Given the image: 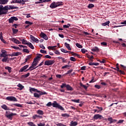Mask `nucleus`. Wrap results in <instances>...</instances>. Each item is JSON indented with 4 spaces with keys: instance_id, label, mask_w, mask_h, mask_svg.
I'll return each mask as SVG.
<instances>
[{
    "instance_id": "nucleus-1",
    "label": "nucleus",
    "mask_w": 126,
    "mask_h": 126,
    "mask_svg": "<svg viewBox=\"0 0 126 126\" xmlns=\"http://www.w3.org/2000/svg\"><path fill=\"white\" fill-rule=\"evenodd\" d=\"M16 113L10 112V111H6V112H5V117L10 120H12L13 116H16Z\"/></svg>"
},
{
    "instance_id": "nucleus-2",
    "label": "nucleus",
    "mask_w": 126,
    "mask_h": 126,
    "mask_svg": "<svg viewBox=\"0 0 126 126\" xmlns=\"http://www.w3.org/2000/svg\"><path fill=\"white\" fill-rule=\"evenodd\" d=\"M63 5V2H53L51 3V5L50 6V7L51 8H56L58 6H62Z\"/></svg>"
},
{
    "instance_id": "nucleus-3",
    "label": "nucleus",
    "mask_w": 126,
    "mask_h": 126,
    "mask_svg": "<svg viewBox=\"0 0 126 126\" xmlns=\"http://www.w3.org/2000/svg\"><path fill=\"white\" fill-rule=\"evenodd\" d=\"M64 87L66 88V90L69 91H72L74 90V89L71 87L69 85H66L65 83H63L62 85L61 86V88L63 89Z\"/></svg>"
},
{
    "instance_id": "nucleus-4",
    "label": "nucleus",
    "mask_w": 126,
    "mask_h": 126,
    "mask_svg": "<svg viewBox=\"0 0 126 126\" xmlns=\"http://www.w3.org/2000/svg\"><path fill=\"white\" fill-rule=\"evenodd\" d=\"M94 120H100L102 121H106L107 120V119L105 118L104 117H103L102 115H100V114H95L94 116L93 117Z\"/></svg>"
},
{
    "instance_id": "nucleus-5",
    "label": "nucleus",
    "mask_w": 126,
    "mask_h": 126,
    "mask_svg": "<svg viewBox=\"0 0 126 126\" xmlns=\"http://www.w3.org/2000/svg\"><path fill=\"white\" fill-rule=\"evenodd\" d=\"M52 106H53V107L58 108V109L62 111H64V108L63 107L60 105H59L58 103H57V101H54V103H52Z\"/></svg>"
},
{
    "instance_id": "nucleus-6",
    "label": "nucleus",
    "mask_w": 126,
    "mask_h": 126,
    "mask_svg": "<svg viewBox=\"0 0 126 126\" xmlns=\"http://www.w3.org/2000/svg\"><path fill=\"white\" fill-rule=\"evenodd\" d=\"M18 7H15L14 5H7V6H4V10H6V11H8V10H11V9H18Z\"/></svg>"
},
{
    "instance_id": "nucleus-7",
    "label": "nucleus",
    "mask_w": 126,
    "mask_h": 126,
    "mask_svg": "<svg viewBox=\"0 0 126 126\" xmlns=\"http://www.w3.org/2000/svg\"><path fill=\"white\" fill-rule=\"evenodd\" d=\"M6 100H7L8 101H14V102H17L18 101L17 99L13 96L6 97Z\"/></svg>"
},
{
    "instance_id": "nucleus-8",
    "label": "nucleus",
    "mask_w": 126,
    "mask_h": 126,
    "mask_svg": "<svg viewBox=\"0 0 126 126\" xmlns=\"http://www.w3.org/2000/svg\"><path fill=\"white\" fill-rule=\"evenodd\" d=\"M55 63L54 60H47L44 62V65L50 66Z\"/></svg>"
},
{
    "instance_id": "nucleus-9",
    "label": "nucleus",
    "mask_w": 126,
    "mask_h": 126,
    "mask_svg": "<svg viewBox=\"0 0 126 126\" xmlns=\"http://www.w3.org/2000/svg\"><path fill=\"white\" fill-rule=\"evenodd\" d=\"M27 1L25 0H13L11 2V3H20V4H24L25 2Z\"/></svg>"
},
{
    "instance_id": "nucleus-10",
    "label": "nucleus",
    "mask_w": 126,
    "mask_h": 126,
    "mask_svg": "<svg viewBox=\"0 0 126 126\" xmlns=\"http://www.w3.org/2000/svg\"><path fill=\"white\" fill-rule=\"evenodd\" d=\"M28 67H29V65H26L25 66H24L23 67L20 68V70H19V72H23L28 71L25 70L28 69Z\"/></svg>"
},
{
    "instance_id": "nucleus-11",
    "label": "nucleus",
    "mask_w": 126,
    "mask_h": 126,
    "mask_svg": "<svg viewBox=\"0 0 126 126\" xmlns=\"http://www.w3.org/2000/svg\"><path fill=\"white\" fill-rule=\"evenodd\" d=\"M8 12V11L4 9V8H0V15L6 14Z\"/></svg>"
},
{
    "instance_id": "nucleus-12",
    "label": "nucleus",
    "mask_w": 126,
    "mask_h": 126,
    "mask_svg": "<svg viewBox=\"0 0 126 126\" xmlns=\"http://www.w3.org/2000/svg\"><path fill=\"white\" fill-rule=\"evenodd\" d=\"M1 52L2 53L1 54H0L1 58L7 57L8 55H7V51L5 50H2Z\"/></svg>"
},
{
    "instance_id": "nucleus-13",
    "label": "nucleus",
    "mask_w": 126,
    "mask_h": 126,
    "mask_svg": "<svg viewBox=\"0 0 126 126\" xmlns=\"http://www.w3.org/2000/svg\"><path fill=\"white\" fill-rule=\"evenodd\" d=\"M41 38H43L44 40H48V37L43 32H41L40 34Z\"/></svg>"
},
{
    "instance_id": "nucleus-14",
    "label": "nucleus",
    "mask_w": 126,
    "mask_h": 126,
    "mask_svg": "<svg viewBox=\"0 0 126 126\" xmlns=\"http://www.w3.org/2000/svg\"><path fill=\"white\" fill-rule=\"evenodd\" d=\"M30 38H31V39H32V40L33 41V42H35L36 43H38L39 42L38 39L36 38L34 36L31 35Z\"/></svg>"
},
{
    "instance_id": "nucleus-15",
    "label": "nucleus",
    "mask_w": 126,
    "mask_h": 126,
    "mask_svg": "<svg viewBox=\"0 0 126 126\" xmlns=\"http://www.w3.org/2000/svg\"><path fill=\"white\" fill-rule=\"evenodd\" d=\"M32 55H30L27 56V58L25 59V62H24V63H27L28 61H29L30 60L32 59Z\"/></svg>"
},
{
    "instance_id": "nucleus-16",
    "label": "nucleus",
    "mask_w": 126,
    "mask_h": 126,
    "mask_svg": "<svg viewBox=\"0 0 126 126\" xmlns=\"http://www.w3.org/2000/svg\"><path fill=\"white\" fill-rule=\"evenodd\" d=\"M1 108L5 111H9L10 110L9 108L5 104H3L2 106H1Z\"/></svg>"
},
{
    "instance_id": "nucleus-17",
    "label": "nucleus",
    "mask_w": 126,
    "mask_h": 126,
    "mask_svg": "<svg viewBox=\"0 0 126 126\" xmlns=\"http://www.w3.org/2000/svg\"><path fill=\"white\" fill-rule=\"evenodd\" d=\"M30 92L31 93H32V92H36L37 93L38 92H39V91H38L36 89L33 88H31L30 89Z\"/></svg>"
},
{
    "instance_id": "nucleus-18",
    "label": "nucleus",
    "mask_w": 126,
    "mask_h": 126,
    "mask_svg": "<svg viewBox=\"0 0 126 126\" xmlns=\"http://www.w3.org/2000/svg\"><path fill=\"white\" fill-rule=\"evenodd\" d=\"M78 125V123L76 121H71L70 123L69 126H77Z\"/></svg>"
},
{
    "instance_id": "nucleus-19",
    "label": "nucleus",
    "mask_w": 126,
    "mask_h": 126,
    "mask_svg": "<svg viewBox=\"0 0 126 126\" xmlns=\"http://www.w3.org/2000/svg\"><path fill=\"white\" fill-rule=\"evenodd\" d=\"M37 118H40V119H42L43 117L40 115H37V114H35V115L33 116V117L32 119L35 120Z\"/></svg>"
},
{
    "instance_id": "nucleus-20",
    "label": "nucleus",
    "mask_w": 126,
    "mask_h": 126,
    "mask_svg": "<svg viewBox=\"0 0 126 126\" xmlns=\"http://www.w3.org/2000/svg\"><path fill=\"white\" fill-rule=\"evenodd\" d=\"M64 46L66 47V49H67L69 51L71 50V48L69 44H67V43H64Z\"/></svg>"
},
{
    "instance_id": "nucleus-21",
    "label": "nucleus",
    "mask_w": 126,
    "mask_h": 126,
    "mask_svg": "<svg viewBox=\"0 0 126 126\" xmlns=\"http://www.w3.org/2000/svg\"><path fill=\"white\" fill-rule=\"evenodd\" d=\"M89 65H90V66H93V65L98 66L99 63H98L90 62V63H89Z\"/></svg>"
},
{
    "instance_id": "nucleus-22",
    "label": "nucleus",
    "mask_w": 126,
    "mask_h": 126,
    "mask_svg": "<svg viewBox=\"0 0 126 126\" xmlns=\"http://www.w3.org/2000/svg\"><path fill=\"white\" fill-rule=\"evenodd\" d=\"M8 60V57H3V59H2V62L3 63H8L9 62V61L7 60Z\"/></svg>"
},
{
    "instance_id": "nucleus-23",
    "label": "nucleus",
    "mask_w": 126,
    "mask_h": 126,
    "mask_svg": "<svg viewBox=\"0 0 126 126\" xmlns=\"http://www.w3.org/2000/svg\"><path fill=\"white\" fill-rule=\"evenodd\" d=\"M58 59L59 60H62L63 63H67V61L65 59H64V58L63 57H58Z\"/></svg>"
},
{
    "instance_id": "nucleus-24",
    "label": "nucleus",
    "mask_w": 126,
    "mask_h": 126,
    "mask_svg": "<svg viewBox=\"0 0 126 126\" xmlns=\"http://www.w3.org/2000/svg\"><path fill=\"white\" fill-rule=\"evenodd\" d=\"M34 97L39 98L40 97V96H41L40 94H38L36 93H35L33 94Z\"/></svg>"
},
{
    "instance_id": "nucleus-25",
    "label": "nucleus",
    "mask_w": 126,
    "mask_h": 126,
    "mask_svg": "<svg viewBox=\"0 0 126 126\" xmlns=\"http://www.w3.org/2000/svg\"><path fill=\"white\" fill-rule=\"evenodd\" d=\"M27 46H29L31 49L32 50L34 49V47H33V45L32 44V43L29 42L28 44H27Z\"/></svg>"
},
{
    "instance_id": "nucleus-26",
    "label": "nucleus",
    "mask_w": 126,
    "mask_h": 126,
    "mask_svg": "<svg viewBox=\"0 0 126 126\" xmlns=\"http://www.w3.org/2000/svg\"><path fill=\"white\" fill-rule=\"evenodd\" d=\"M80 87L85 89V90H88V86L83 85L82 83H80Z\"/></svg>"
},
{
    "instance_id": "nucleus-27",
    "label": "nucleus",
    "mask_w": 126,
    "mask_h": 126,
    "mask_svg": "<svg viewBox=\"0 0 126 126\" xmlns=\"http://www.w3.org/2000/svg\"><path fill=\"white\" fill-rule=\"evenodd\" d=\"M92 51H93L94 52H99V49L97 47H94V48L92 49Z\"/></svg>"
},
{
    "instance_id": "nucleus-28",
    "label": "nucleus",
    "mask_w": 126,
    "mask_h": 126,
    "mask_svg": "<svg viewBox=\"0 0 126 126\" xmlns=\"http://www.w3.org/2000/svg\"><path fill=\"white\" fill-rule=\"evenodd\" d=\"M49 1H50L49 0H40L39 1H37L35 2L36 4H39V3H45V2H48Z\"/></svg>"
},
{
    "instance_id": "nucleus-29",
    "label": "nucleus",
    "mask_w": 126,
    "mask_h": 126,
    "mask_svg": "<svg viewBox=\"0 0 126 126\" xmlns=\"http://www.w3.org/2000/svg\"><path fill=\"white\" fill-rule=\"evenodd\" d=\"M37 114L40 115H43L44 112L43 111V110H38L37 111Z\"/></svg>"
},
{
    "instance_id": "nucleus-30",
    "label": "nucleus",
    "mask_w": 126,
    "mask_h": 126,
    "mask_svg": "<svg viewBox=\"0 0 126 126\" xmlns=\"http://www.w3.org/2000/svg\"><path fill=\"white\" fill-rule=\"evenodd\" d=\"M11 41H13V43H14L15 44H16L17 43L19 42V40H18V39H16L15 38H12Z\"/></svg>"
},
{
    "instance_id": "nucleus-31",
    "label": "nucleus",
    "mask_w": 126,
    "mask_h": 126,
    "mask_svg": "<svg viewBox=\"0 0 126 126\" xmlns=\"http://www.w3.org/2000/svg\"><path fill=\"white\" fill-rule=\"evenodd\" d=\"M61 52H62L63 53H71V51H68L66 50H65L64 49H63V48H61Z\"/></svg>"
},
{
    "instance_id": "nucleus-32",
    "label": "nucleus",
    "mask_w": 126,
    "mask_h": 126,
    "mask_svg": "<svg viewBox=\"0 0 126 126\" xmlns=\"http://www.w3.org/2000/svg\"><path fill=\"white\" fill-rule=\"evenodd\" d=\"M37 93H39L41 95L47 94V93L46 92L39 91V92H37Z\"/></svg>"
},
{
    "instance_id": "nucleus-33",
    "label": "nucleus",
    "mask_w": 126,
    "mask_h": 126,
    "mask_svg": "<svg viewBox=\"0 0 126 126\" xmlns=\"http://www.w3.org/2000/svg\"><path fill=\"white\" fill-rule=\"evenodd\" d=\"M13 105L19 108H23V105H22L21 104L16 103V104H13Z\"/></svg>"
},
{
    "instance_id": "nucleus-34",
    "label": "nucleus",
    "mask_w": 126,
    "mask_h": 126,
    "mask_svg": "<svg viewBox=\"0 0 126 126\" xmlns=\"http://www.w3.org/2000/svg\"><path fill=\"white\" fill-rule=\"evenodd\" d=\"M8 0H0V4H6L7 3Z\"/></svg>"
},
{
    "instance_id": "nucleus-35",
    "label": "nucleus",
    "mask_w": 126,
    "mask_h": 126,
    "mask_svg": "<svg viewBox=\"0 0 126 126\" xmlns=\"http://www.w3.org/2000/svg\"><path fill=\"white\" fill-rule=\"evenodd\" d=\"M30 76V73H27L26 75H22V77H23L24 78H28V77H29Z\"/></svg>"
},
{
    "instance_id": "nucleus-36",
    "label": "nucleus",
    "mask_w": 126,
    "mask_h": 126,
    "mask_svg": "<svg viewBox=\"0 0 126 126\" xmlns=\"http://www.w3.org/2000/svg\"><path fill=\"white\" fill-rule=\"evenodd\" d=\"M5 69L8 70L9 73H10L11 72V68L8 66L5 67Z\"/></svg>"
},
{
    "instance_id": "nucleus-37",
    "label": "nucleus",
    "mask_w": 126,
    "mask_h": 126,
    "mask_svg": "<svg viewBox=\"0 0 126 126\" xmlns=\"http://www.w3.org/2000/svg\"><path fill=\"white\" fill-rule=\"evenodd\" d=\"M109 24H110V21H108L107 22H106L104 23H102V26L105 27L106 26L108 25Z\"/></svg>"
},
{
    "instance_id": "nucleus-38",
    "label": "nucleus",
    "mask_w": 126,
    "mask_h": 126,
    "mask_svg": "<svg viewBox=\"0 0 126 126\" xmlns=\"http://www.w3.org/2000/svg\"><path fill=\"white\" fill-rule=\"evenodd\" d=\"M34 66H31L28 69H27V70L26 71H29L30 70V71H33V69H35L34 68ZM34 68V69H33Z\"/></svg>"
},
{
    "instance_id": "nucleus-39",
    "label": "nucleus",
    "mask_w": 126,
    "mask_h": 126,
    "mask_svg": "<svg viewBox=\"0 0 126 126\" xmlns=\"http://www.w3.org/2000/svg\"><path fill=\"white\" fill-rule=\"evenodd\" d=\"M19 88H20V90H22L23 89H24V86H23V85H22L21 84L19 83L18 86H17Z\"/></svg>"
},
{
    "instance_id": "nucleus-40",
    "label": "nucleus",
    "mask_w": 126,
    "mask_h": 126,
    "mask_svg": "<svg viewBox=\"0 0 126 126\" xmlns=\"http://www.w3.org/2000/svg\"><path fill=\"white\" fill-rule=\"evenodd\" d=\"M76 46L77 47H78L79 49H82L83 48V46H82L81 44H80L78 43H76Z\"/></svg>"
},
{
    "instance_id": "nucleus-41",
    "label": "nucleus",
    "mask_w": 126,
    "mask_h": 126,
    "mask_svg": "<svg viewBox=\"0 0 126 126\" xmlns=\"http://www.w3.org/2000/svg\"><path fill=\"white\" fill-rule=\"evenodd\" d=\"M12 31L14 34H16L18 32V30L15 29L14 28H12Z\"/></svg>"
},
{
    "instance_id": "nucleus-42",
    "label": "nucleus",
    "mask_w": 126,
    "mask_h": 126,
    "mask_svg": "<svg viewBox=\"0 0 126 126\" xmlns=\"http://www.w3.org/2000/svg\"><path fill=\"white\" fill-rule=\"evenodd\" d=\"M25 24L31 26L33 25V22H30L29 21H25Z\"/></svg>"
},
{
    "instance_id": "nucleus-43",
    "label": "nucleus",
    "mask_w": 126,
    "mask_h": 126,
    "mask_svg": "<svg viewBox=\"0 0 126 126\" xmlns=\"http://www.w3.org/2000/svg\"><path fill=\"white\" fill-rule=\"evenodd\" d=\"M27 124H28V125L30 126H36L34 124H33V122H28Z\"/></svg>"
},
{
    "instance_id": "nucleus-44",
    "label": "nucleus",
    "mask_w": 126,
    "mask_h": 126,
    "mask_svg": "<svg viewBox=\"0 0 126 126\" xmlns=\"http://www.w3.org/2000/svg\"><path fill=\"white\" fill-rule=\"evenodd\" d=\"M29 43V42H28V41H27L25 39L22 41V44H23V45H27Z\"/></svg>"
},
{
    "instance_id": "nucleus-45",
    "label": "nucleus",
    "mask_w": 126,
    "mask_h": 126,
    "mask_svg": "<svg viewBox=\"0 0 126 126\" xmlns=\"http://www.w3.org/2000/svg\"><path fill=\"white\" fill-rule=\"evenodd\" d=\"M62 116L63 117L68 118V117H69V115L68 114H67V113H65V114H62Z\"/></svg>"
},
{
    "instance_id": "nucleus-46",
    "label": "nucleus",
    "mask_w": 126,
    "mask_h": 126,
    "mask_svg": "<svg viewBox=\"0 0 126 126\" xmlns=\"http://www.w3.org/2000/svg\"><path fill=\"white\" fill-rule=\"evenodd\" d=\"M72 102H73L74 103H80V99H72L71 100Z\"/></svg>"
},
{
    "instance_id": "nucleus-47",
    "label": "nucleus",
    "mask_w": 126,
    "mask_h": 126,
    "mask_svg": "<svg viewBox=\"0 0 126 126\" xmlns=\"http://www.w3.org/2000/svg\"><path fill=\"white\" fill-rule=\"evenodd\" d=\"M107 120H108V121L109 122V124H112V122L113 121V119L112 117L108 118V119H107Z\"/></svg>"
},
{
    "instance_id": "nucleus-48",
    "label": "nucleus",
    "mask_w": 126,
    "mask_h": 126,
    "mask_svg": "<svg viewBox=\"0 0 126 126\" xmlns=\"http://www.w3.org/2000/svg\"><path fill=\"white\" fill-rule=\"evenodd\" d=\"M94 7V5L93 4L90 3V4H89L88 7V8L91 9L93 7Z\"/></svg>"
},
{
    "instance_id": "nucleus-49",
    "label": "nucleus",
    "mask_w": 126,
    "mask_h": 126,
    "mask_svg": "<svg viewBox=\"0 0 126 126\" xmlns=\"http://www.w3.org/2000/svg\"><path fill=\"white\" fill-rule=\"evenodd\" d=\"M43 56V55H42L41 54H37V57H35V59H40V58H41Z\"/></svg>"
},
{
    "instance_id": "nucleus-50",
    "label": "nucleus",
    "mask_w": 126,
    "mask_h": 126,
    "mask_svg": "<svg viewBox=\"0 0 126 126\" xmlns=\"http://www.w3.org/2000/svg\"><path fill=\"white\" fill-rule=\"evenodd\" d=\"M24 53H27V54H29L30 51L28 49H23V50Z\"/></svg>"
},
{
    "instance_id": "nucleus-51",
    "label": "nucleus",
    "mask_w": 126,
    "mask_h": 126,
    "mask_svg": "<svg viewBox=\"0 0 126 126\" xmlns=\"http://www.w3.org/2000/svg\"><path fill=\"white\" fill-rule=\"evenodd\" d=\"M11 47L12 48L14 49L15 50H21V49L17 46H11Z\"/></svg>"
},
{
    "instance_id": "nucleus-52",
    "label": "nucleus",
    "mask_w": 126,
    "mask_h": 126,
    "mask_svg": "<svg viewBox=\"0 0 126 126\" xmlns=\"http://www.w3.org/2000/svg\"><path fill=\"white\" fill-rule=\"evenodd\" d=\"M40 53L42 54H47V51L45 50H43V49H40Z\"/></svg>"
},
{
    "instance_id": "nucleus-53",
    "label": "nucleus",
    "mask_w": 126,
    "mask_h": 126,
    "mask_svg": "<svg viewBox=\"0 0 126 126\" xmlns=\"http://www.w3.org/2000/svg\"><path fill=\"white\" fill-rule=\"evenodd\" d=\"M81 52L83 53V54H85V53H87L88 52V50L85 49H81Z\"/></svg>"
},
{
    "instance_id": "nucleus-54",
    "label": "nucleus",
    "mask_w": 126,
    "mask_h": 126,
    "mask_svg": "<svg viewBox=\"0 0 126 126\" xmlns=\"http://www.w3.org/2000/svg\"><path fill=\"white\" fill-rule=\"evenodd\" d=\"M38 62H33L32 64V66H36L38 64Z\"/></svg>"
},
{
    "instance_id": "nucleus-55",
    "label": "nucleus",
    "mask_w": 126,
    "mask_h": 126,
    "mask_svg": "<svg viewBox=\"0 0 126 126\" xmlns=\"http://www.w3.org/2000/svg\"><path fill=\"white\" fill-rule=\"evenodd\" d=\"M40 59L34 58L33 63H38V61H40Z\"/></svg>"
},
{
    "instance_id": "nucleus-56",
    "label": "nucleus",
    "mask_w": 126,
    "mask_h": 126,
    "mask_svg": "<svg viewBox=\"0 0 126 126\" xmlns=\"http://www.w3.org/2000/svg\"><path fill=\"white\" fill-rule=\"evenodd\" d=\"M70 61L75 62L76 61V60L74 57H70Z\"/></svg>"
},
{
    "instance_id": "nucleus-57",
    "label": "nucleus",
    "mask_w": 126,
    "mask_h": 126,
    "mask_svg": "<svg viewBox=\"0 0 126 126\" xmlns=\"http://www.w3.org/2000/svg\"><path fill=\"white\" fill-rule=\"evenodd\" d=\"M124 122V120H120L119 121H118L116 124H123Z\"/></svg>"
},
{
    "instance_id": "nucleus-58",
    "label": "nucleus",
    "mask_w": 126,
    "mask_h": 126,
    "mask_svg": "<svg viewBox=\"0 0 126 126\" xmlns=\"http://www.w3.org/2000/svg\"><path fill=\"white\" fill-rule=\"evenodd\" d=\"M10 19H11L14 21H17L18 20V19L17 18V17H11Z\"/></svg>"
},
{
    "instance_id": "nucleus-59",
    "label": "nucleus",
    "mask_w": 126,
    "mask_h": 126,
    "mask_svg": "<svg viewBox=\"0 0 126 126\" xmlns=\"http://www.w3.org/2000/svg\"><path fill=\"white\" fill-rule=\"evenodd\" d=\"M52 105V103L51 102H49L47 103V104H46V106H48V107H51Z\"/></svg>"
},
{
    "instance_id": "nucleus-60",
    "label": "nucleus",
    "mask_w": 126,
    "mask_h": 126,
    "mask_svg": "<svg viewBox=\"0 0 126 126\" xmlns=\"http://www.w3.org/2000/svg\"><path fill=\"white\" fill-rule=\"evenodd\" d=\"M117 71L119 72L120 73H121V74H123V75L125 74V72L124 71L120 70V69L118 70H117Z\"/></svg>"
},
{
    "instance_id": "nucleus-61",
    "label": "nucleus",
    "mask_w": 126,
    "mask_h": 126,
    "mask_svg": "<svg viewBox=\"0 0 126 126\" xmlns=\"http://www.w3.org/2000/svg\"><path fill=\"white\" fill-rule=\"evenodd\" d=\"M94 87H95V88H96V89H100V86L98 85H95V86H94Z\"/></svg>"
},
{
    "instance_id": "nucleus-62",
    "label": "nucleus",
    "mask_w": 126,
    "mask_h": 126,
    "mask_svg": "<svg viewBox=\"0 0 126 126\" xmlns=\"http://www.w3.org/2000/svg\"><path fill=\"white\" fill-rule=\"evenodd\" d=\"M15 20L11 19V18H9V23H13L14 22Z\"/></svg>"
},
{
    "instance_id": "nucleus-63",
    "label": "nucleus",
    "mask_w": 126,
    "mask_h": 126,
    "mask_svg": "<svg viewBox=\"0 0 126 126\" xmlns=\"http://www.w3.org/2000/svg\"><path fill=\"white\" fill-rule=\"evenodd\" d=\"M37 126H45V124L40 123V124H37Z\"/></svg>"
},
{
    "instance_id": "nucleus-64",
    "label": "nucleus",
    "mask_w": 126,
    "mask_h": 126,
    "mask_svg": "<svg viewBox=\"0 0 126 126\" xmlns=\"http://www.w3.org/2000/svg\"><path fill=\"white\" fill-rule=\"evenodd\" d=\"M57 126H67L64 125L63 124L60 123L57 124Z\"/></svg>"
}]
</instances>
